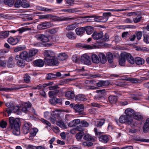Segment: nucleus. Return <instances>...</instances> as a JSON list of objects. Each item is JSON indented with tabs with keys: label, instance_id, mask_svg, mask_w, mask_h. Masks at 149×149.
I'll use <instances>...</instances> for the list:
<instances>
[{
	"label": "nucleus",
	"instance_id": "4",
	"mask_svg": "<svg viewBox=\"0 0 149 149\" xmlns=\"http://www.w3.org/2000/svg\"><path fill=\"white\" fill-rule=\"evenodd\" d=\"M119 120V122L121 123H126L129 125H131L132 122V118L129 117L126 115L121 116Z\"/></svg>",
	"mask_w": 149,
	"mask_h": 149
},
{
	"label": "nucleus",
	"instance_id": "36",
	"mask_svg": "<svg viewBox=\"0 0 149 149\" xmlns=\"http://www.w3.org/2000/svg\"><path fill=\"white\" fill-rule=\"evenodd\" d=\"M107 57L108 62L111 63L113 61V54L110 52H108L107 54Z\"/></svg>",
	"mask_w": 149,
	"mask_h": 149
},
{
	"label": "nucleus",
	"instance_id": "60",
	"mask_svg": "<svg viewBox=\"0 0 149 149\" xmlns=\"http://www.w3.org/2000/svg\"><path fill=\"white\" fill-rule=\"evenodd\" d=\"M142 17H137L134 18L133 19V21L135 23H137L139 22L142 19Z\"/></svg>",
	"mask_w": 149,
	"mask_h": 149
},
{
	"label": "nucleus",
	"instance_id": "21",
	"mask_svg": "<svg viewBox=\"0 0 149 149\" xmlns=\"http://www.w3.org/2000/svg\"><path fill=\"white\" fill-rule=\"evenodd\" d=\"M97 86L99 87L106 86L109 85V82L107 81H100L97 83Z\"/></svg>",
	"mask_w": 149,
	"mask_h": 149
},
{
	"label": "nucleus",
	"instance_id": "27",
	"mask_svg": "<svg viewBox=\"0 0 149 149\" xmlns=\"http://www.w3.org/2000/svg\"><path fill=\"white\" fill-rule=\"evenodd\" d=\"M136 63L138 65H140L143 64L145 62L144 60L140 57H136L135 59Z\"/></svg>",
	"mask_w": 149,
	"mask_h": 149
},
{
	"label": "nucleus",
	"instance_id": "51",
	"mask_svg": "<svg viewBox=\"0 0 149 149\" xmlns=\"http://www.w3.org/2000/svg\"><path fill=\"white\" fill-rule=\"evenodd\" d=\"M135 140L136 141H140L146 142H149V139H144L139 137H136Z\"/></svg>",
	"mask_w": 149,
	"mask_h": 149
},
{
	"label": "nucleus",
	"instance_id": "11",
	"mask_svg": "<svg viewBox=\"0 0 149 149\" xmlns=\"http://www.w3.org/2000/svg\"><path fill=\"white\" fill-rule=\"evenodd\" d=\"M32 125L31 124L27 122H25L23 127V132L24 134H27Z\"/></svg>",
	"mask_w": 149,
	"mask_h": 149
},
{
	"label": "nucleus",
	"instance_id": "54",
	"mask_svg": "<svg viewBox=\"0 0 149 149\" xmlns=\"http://www.w3.org/2000/svg\"><path fill=\"white\" fill-rule=\"evenodd\" d=\"M22 1L21 0H17L15 2L14 6L15 7L19 8L21 6Z\"/></svg>",
	"mask_w": 149,
	"mask_h": 149
},
{
	"label": "nucleus",
	"instance_id": "17",
	"mask_svg": "<svg viewBox=\"0 0 149 149\" xmlns=\"http://www.w3.org/2000/svg\"><path fill=\"white\" fill-rule=\"evenodd\" d=\"M125 54V52L121 53V54L120 57V58L119 61V65L121 66H123L125 65V60H126V57H123V55Z\"/></svg>",
	"mask_w": 149,
	"mask_h": 149
},
{
	"label": "nucleus",
	"instance_id": "29",
	"mask_svg": "<svg viewBox=\"0 0 149 149\" xmlns=\"http://www.w3.org/2000/svg\"><path fill=\"white\" fill-rule=\"evenodd\" d=\"M91 60L94 63L98 64L100 62V60L96 54H93L91 55Z\"/></svg>",
	"mask_w": 149,
	"mask_h": 149
},
{
	"label": "nucleus",
	"instance_id": "62",
	"mask_svg": "<svg viewBox=\"0 0 149 149\" xmlns=\"http://www.w3.org/2000/svg\"><path fill=\"white\" fill-rule=\"evenodd\" d=\"M7 63V61L5 60H2L0 59V66L1 67L5 66Z\"/></svg>",
	"mask_w": 149,
	"mask_h": 149
},
{
	"label": "nucleus",
	"instance_id": "50",
	"mask_svg": "<svg viewBox=\"0 0 149 149\" xmlns=\"http://www.w3.org/2000/svg\"><path fill=\"white\" fill-rule=\"evenodd\" d=\"M128 80L132 83H141V81L139 79L136 78H129Z\"/></svg>",
	"mask_w": 149,
	"mask_h": 149
},
{
	"label": "nucleus",
	"instance_id": "16",
	"mask_svg": "<svg viewBox=\"0 0 149 149\" xmlns=\"http://www.w3.org/2000/svg\"><path fill=\"white\" fill-rule=\"evenodd\" d=\"M66 37L71 40H74L76 38V35L73 32L70 31L66 33Z\"/></svg>",
	"mask_w": 149,
	"mask_h": 149
},
{
	"label": "nucleus",
	"instance_id": "42",
	"mask_svg": "<svg viewBox=\"0 0 149 149\" xmlns=\"http://www.w3.org/2000/svg\"><path fill=\"white\" fill-rule=\"evenodd\" d=\"M38 131V129L36 128L30 129V136L31 137L35 136Z\"/></svg>",
	"mask_w": 149,
	"mask_h": 149
},
{
	"label": "nucleus",
	"instance_id": "47",
	"mask_svg": "<svg viewBox=\"0 0 149 149\" xmlns=\"http://www.w3.org/2000/svg\"><path fill=\"white\" fill-rule=\"evenodd\" d=\"M4 3L9 6H13L14 3V0H4Z\"/></svg>",
	"mask_w": 149,
	"mask_h": 149
},
{
	"label": "nucleus",
	"instance_id": "31",
	"mask_svg": "<svg viewBox=\"0 0 149 149\" xmlns=\"http://www.w3.org/2000/svg\"><path fill=\"white\" fill-rule=\"evenodd\" d=\"M149 118L146 119L145 123L144 124L143 130V132H147L149 129Z\"/></svg>",
	"mask_w": 149,
	"mask_h": 149
},
{
	"label": "nucleus",
	"instance_id": "14",
	"mask_svg": "<svg viewBox=\"0 0 149 149\" xmlns=\"http://www.w3.org/2000/svg\"><path fill=\"white\" fill-rule=\"evenodd\" d=\"M84 106L83 104H77L74 107V109L75 111L78 113H81L84 109Z\"/></svg>",
	"mask_w": 149,
	"mask_h": 149
},
{
	"label": "nucleus",
	"instance_id": "25",
	"mask_svg": "<svg viewBox=\"0 0 149 149\" xmlns=\"http://www.w3.org/2000/svg\"><path fill=\"white\" fill-rule=\"evenodd\" d=\"M80 123V120L79 119H75L72 121H70L68 125V126L71 127L75 126L77 125Z\"/></svg>",
	"mask_w": 149,
	"mask_h": 149
},
{
	"label": "nucleus",
	"instance_id": "55",
	"mask_svg": "<svg viewBox=\"0 0 149 149\" xmlns=\"http://www.w3.org/2000/svg\"><path fill=\"white\" fill-rule=\"evenodd\" d=\"M80 125L82 127H86L88 126V124L86 121L82 120L80 122Z\"/></svg>",
	"mask_w": 149,
	"mask_h": 149
},
{
	"label": "nucleus",
	"instance_id": "57",
	"mask_svg": "<svg viewBox=\"0 0 149 149\" xmlns=\"http://www.w3.org/2000/svg\"><path fill=\"white\" fill-rule=\"evenodd\" d=\"M48 76L46 77L47 80L51 79L53 78H55V74L52 73H49L47 74Z\"/></svg>",
	"mask_w": 149,
	"mask_h": 149
},
{
	"label": "nucleus",
	"instance_id": "58",
	"mask_svg": "<svg viewBox=\"0 0 149 149\" xmlns=\"http://www.w3.org/2000/svg\"><path fill=\"white\" fill-rule=\"evenodd\" d=\"M144 41L146 43H149V36L146 34L143 35Z\"/></svg>",
	"mask_w": 149,
	"mask_h": 149
},
{
	"label": "nucleus",
	"instance_id": "6",
	"mask_svg": "<svg viewBox=\"0 0 149 149\" xmlns=\"http://www.w3.org/2000/svg\"><path fill=\"white\" fill-rule=\"evenodd\" d=\"M52 23L49 22H44L38 24L37 26L38 29L40 30H43L49 28L53 26Z\"/></svg>",
	"mask_w": 149,
	"mask_h": 149
},
{
	"label": "nucleus",
	"instance_id": "12",
	"mask_svg": "<svg viewBox=\"0 0 149 149\" xmlns=\"http://www.w3.org/2000/svg\"><path fill=\"white\" fill-rule=\"evenodd\" d=\"M76 102H84L87 100L85 96L82 94H79L75 96L74 99Z\"/></svg>",
	"mask_w": 149,
	"mask_h": 149
},
{
	"label": "nucleus",
	"instance_id": "44",
	"mask_svg": "<svg viewBox=\"0 0 149 149\" xmlns=\"http://www.w3.org/2000/svg\"><path fill=\"white\" fill-rule=\"evenodd\" d=\"M67 57V56L65 53H60L58 56L59 60L63 61Z\"/></svg>",
	"mask_w": 149,
	"mask_h": 149
},
{
	"label": "nucleus",
	"instance_id": "41",
	"mask_svg": "<svg viewBox=\"0 0 149 149\" xmlns=\"http://www.w3.org/2000/svg\"><path fill=\"white\" fill-rule=\"evenodd\" d=\"M56 125L63 129H66L67 127L64 123L62 120H60L56 122Z\"/></svg>",
	"mask_w": 149,
	"mask_h": 149
},
{
	"label": "nucleus",
	"instance_id": "34",
	"mask_svg": "<svg viewBox=\"0 0 149 149\" xmlns=\"http://www.w3.org/2000/svg\"><path fill=\"white\" fill-rule=\"evenodd\" d=\"M31 106V104L30 103H26L24 104V107L21 109L22 111L24 113H26L28 111L27 108L30 107Z\"/></svg>",
	"mask_w": 149,
	"mask_h": 149
},
{
	"label": "nucleus",
	"instance_id": "61",
	"mask_svg": "<svg viewBox=\"0 0 149 149\" xmlns=\"http://www.w3.org/2000/svg\"><path fill=\"white\" fill-rule=\"evenodd\" d=\"M58 30V28H54L51 29L49 30V32L51 34H54L56 33Z\"/></svg>",
	"mask_w": 149,
	"mask_h": 149
},
{
	"label": "nucleus",
	"instance_id": "19",
	"mask_svg": "<svg viewBox=\"0 0 149 149\" xmlns=\"http://www.w3.org/2000/svg\"><path fill=\"white\" fill-rule=\"evenodd\" d=\"M33 64L35 66L41 67L44 65V62L41 59H38L35 61L33 62Z\"/></svg>",
	"mask_w": 149,
	"mask_h": 149
},
{
	"label": "nucleus",
	"instance_id": "1",
	"mask_svg": "<svg viewBox=\"0 0 149 149\" xmlns=\"http://www.w3.org/2000/svg\"><path fill=\"white\" fill-rule=\"evenodd\" d=\"M9 128L13 129L12 133L13 134L18 136L20 134V120L19 118H15L13 117L9 118Z\"/></svg>",
	"mask_w": 149,
	"mask_h": 149
},
{
	"label": "nucleus",
	"instance_id": "8",
	"mask_svg": "<svg viewBox=\"0 0 149 149\" xmlns=\"http://www.w3.org/2000/svg\"><path fill=\"white\" fill-rule=\"evenodd\" d=\"M20 58L28 62L31 61L33 60L32 58L29 56V53L26 51L22 52L20 54Z\"/></svg>",
	"mask_w": 149,
	"mask_h": 149
},
{
	"label": "nucleus",
	"instance_id": "15",
	"mask_svg": "<svg viewBox=\"0 0 149 149\" xmlns=\"http://www.w3.org/2000/svg\"><path fill=\"white\" fill-rule=\"evenodd\" d=\"M65 95L69 100L74 99L75 97L74 92L72 91L66 92L65 93Z\"/></svg>",
	"mask_w": 149,
	"mask_h": 149
},
{
	"label": "nucleus",
	"instance_id": "48",
	"mask_svg": "<svg viewBox=\"0 0 149 149\" xmlns=\"http://www.w3.org/2000/svg\"><path fill=\"white\" fill-rule=\"evenodd\" d=\"M21 6L23 8H27L30 6V5L28 1L26 0H23L22 1Z\"/></svg>",
	"mask_w": 149,
	"mask_h": 149
},
{
	"label": "nucleus",
	"instance_id": "2",
	"mask_svg": "<svg viewBox=\"0 0 149 149\" xmlns=\"http://www.w3.org/2000/svg\"><path fill=\"white\" fill-rule=\"evenodd\" d=\"M93 38L97 40L98 43H101L107 41L109 40V36L107 33L103 35L102 32H94L92 35Z\"/></svg>",
	"mask_w": 149,
	"mask_h": 149
},
{
	"label": "nucleus",
	"instance_id": "30",
	"mask_svg": "<svg viewBox=\"0 0 149 149\" xmlns=\"http://www.w3.org/2000/svg\"><path fill=\"white\" fill-rule=\"evenodd\" d=\"M75 31L77 35H80L85 32V30L84 27L78 28L76 29Z\"/></svg>",
	"mask_w": 149,
	"mask_h": 149
},
{
	"label": "nucleus",
	"instance_id": "59",
	"mask_svg": "<svg viewBox=\"0 0 149 149\" xmlns=\"http://www.w3.org/2000/svg\"><path fill=\"white\" fill-rule=\"evenodd\" d=\"M9 34V31H6L4 32L2 31L1 32V34L4 38L7 37Z\"/></svg>",
	"mask_w": 149,
	"mask_h": 149
},
{
	"label": "nucleus",
	"instance_id": "20",
	"mask_svg": "<svg viewBox=\"0 0 149 149\" xmlns=\"http://www.w3.org/2000/svg\"><path fill=\"white\" fill-rule=\"evenodd\" d=\"M100 58V61L103 64L107 62V58L103 53H100L98 55Z\"/></svg>",
	"mask_w": 149,
	"mask_h": 149
},
{
	"label": "nucleus",
	"instance_id": "53",
	"mask_svg": "<svg viewBox=\"0 0 149 149\" xmlns=\"http://www.w3.org/2000/svg\"><path fill=\"white\" fill-rule=\"evenodd\" d=\"M68 13H73L81 11L80 10H78L77 8L68 9Z\"/></svg>",
	"mask_w": 149,
	"mask_h": 149
},
{
	"label": "nucleus",
	"instance_id": "32",
	"mask_svg": "<svg viewBox=\"0 0 149 149\" xmlns=\"http://www.w3.org/2000/svg\"><path fill=\"white\" fill-rule=\"evenodd\" d=\"M94 17V20L96 22H100L101 16H94L92 15L91 16H85L84 17V18H92Z\"/></svg>",
	"mask_w": 149,
	"mask_h": 149
},
{
	"label": "nucleus",
	"instance_id": "35",
	"mask_svg": "<svg viewBox=\"0 0 149 149\" xmlns=\"http://www.w3.org/2000/svg\"><path fill=\"white\" fill-rule=\"evenodd\" d=\"M60 111L57 110L53 111V113L52 114V115L53 117L57 119L60 118Z\"/></svg>",
	"mask_w": 149,
	"mask_h": 149
},
{
	"label": "nucleus",
	"instance_id": "56",
	"mask_svg": "<svg viewBox=\"0 0 149 149\" xmlns=\"http://www.w3.org/2000/svg\"><path fill=\"white\" fill-rule=\"evenodd\" d=\"M30 77L27 74H26L24 77V80L26 83H29L30 81Z\"/></svg>",
	"mask_w": 149,
	"mask_h": 149
},
{
	"label": "nucleus",
	"instance_id": "13",
	"mask_svg": "<svg viewBox=\"0 0 149 149\" xmlns=\"http://www.w3.org/2000/svg\"><path fill=\"white\" fill-rule=\"evenodd\" d=\"M45 58L56 57L55 53L51 50H45L44 53Z\"/></svg>",
	"mask_w": 149,
	"mask_h": 149
},
{
	"label": "nucleus",
	"instance_id": "24",
	"mask_svg": "<svg viewBox=\"0 0 149 149\" xmlns=\"http://www.w3.org/2000/svg\"><path fill=\"white\" fill-rule=\"evenodd\" d=\"M19 108L18 106L13 107L11 109H6V111L9 114L11 113L12 112L15 113L17 112L19 110Z\"/></svg>",
	"mask_w": 149,
	"mask_h": 149
},
{
	"label": "nucleus",
	"instance_id": "49",
	"mask_svg": "<svg viewBox=\"0 0 149 149\" xmlns=\"http://www.w3.org/2000/svg\"><path fill=\"white\" fill-rule=\"evenodd\" d=\"M54 17L55 16H52L51 14H48L40 15L39 16V18L40 19H47L49 17Z\"/></svg>",
	"mask_w": 149,
	"mask_h": 149
},
{
	"label": "nucleus",
	"instance_id": "45",
	"mask_svg": "<svg viewBox=\"0 0 149 149\" xmlns=\"http://www.w3.org/2000/svg\"><path fill=\"white\" fill-rule=\"evenodd\" d=\"M17 64L18 66L20 67L24 66L26 65V63L24 60L21 59L18 61Z\"/></svg>",
	"mask_w": 149,
	"mask_h": 149
},
{
	"label": "nucleus",
	"instance_id": "22",
	"mask_svg": "<svg viewBox=\"0 0 149 149\" xmlns=\"http://www.w3.org/2000/svg\"><path fill=\"white\" fill-rule=\"evenodd\" d=\"M7 41L10 44L12 45H15L18 43L19 40L17 38H14L12 37H11L9 38Z\"/></svg>",
	"mask_w": 149,
	"mask_h": 149
},
{
	"label": "nucleus",
	"instance_id": "38",
	"mask_svg": "<svg viewBox=\"0 0 149 149\" xmlns=\"http://www.w3.org/2000/svg\"><path fill=\"white\" fill-rule=\"evenodd\" d=\"M77 27V25L76 24H73L69 25L66 28V30L67 31L73 30Z\"/></svg>",
	"mask_w": 149,
	"mask_h": 149
},
{
	"label": "nucleus",
	"instance_id": "9",
	"mask_svg": "<svg viewBox=\"0 0 149 149\" xmlns=\"http://www.w3.org/2000/svg\"><path fill=\"white\" fill-rule=\"evenodd\" d=\"M96 92L99 94L95 96L94 99L96 100H100V102H104L103 100L104 99V97L101 94L105 93V90H100L97 91Z\"/></svg>",
	"mask_w": 149,
	"mask_h": 149
},
{
	"label": "nucleus",
	"instance_id": "7",
	"mask_svg": "<svg viewBox=\"0 0 149 149\" xmlns=\"http://www.w3.org/2000/svg\"><path fill=\"white\" fill-rule=\"evenodd\" d=\"M36 38L43 42L51 41V37L43 34H38L36 36Z\"/></svg>",
	"mask_w": 149,
	"mask_h": 149
},
{
	"label": "nucleus",
	"instance_id": "33",
	"mask_svg": "<svg viewBox=\"0 0 149 149\" xmlns=\"http://www.w3.org/2000/svg\"><path fill=\"white\" fill-rule=\"evenodd\" d=\"M15 64V63L14 59L12 57H10L8 63V67L9 68H11L14 66Z\"/></svg>",
	"mask_w": 149,
	"mask_h": 149
},
{
	"label": "nucleus",
	"instance_id": "5",
	"mask_svg": "<svg viewBox=\"0 0 149 149\" xmlns=\"http://www.w3.org/2000/svg\"><path fill=\"white\" fill-rule=\"evenodd\" d=\"M81 61L82 63L86 65H89L91 63L90 57L86 54H84L81 56Z\"/></svg>",
	"mask_w": 149,
	"mask_h": 149
},
{
	"label": "nucleus",
	"instance_id": "43",
	"mask_svg": "<svg viewBox=\"0 0 149 149\" xmlns=\"http://www.w3.org/2000/svg\"><path fill=\"white\" fill-rule=\"evenodd\" d=\"M38 51V50L37 49L30 50L29 53V56L31 58H32V57L36 54Z\"/></svg>",
	"mask_w": 149,
	"mask_h": 149
},
{
	"label": "nucleus",
	"instance_id": "26",
	"mask_svg": "<svg viewBox=\"0 0 149 149\" xmlns=\"http://www.w3.org/2000/svg\"><path fill=\"white\" fill-rule=\"evenodd\" d=\"M108 99L111 104H115L118 100L117 97L115 95H110L109 96Z\"/></svg>",
	"mask_w": 149,
	"mask_h": 149
},
{
	"label": "nucleus",
	"instance_id": "46",
	"mask_svg": "<svg viewBox=\"0 0 149 149\" xmlns=\"http://www.w3.org/2000/svg\"><path fill=\"white\" fill-rule=\"evenodd\" d=\"M104 119H102L97 121L96 123V126L97 127H100L102 126L104 123Z\"/></svg>",
	"mask_w": 149,
	"mask_h": 149
},
{
	"label": "nucleus",
	"instance_id": "64",
	"mask_svg": "<svg viewBox=\"0 0 149 149\" xmlns=\"http://www.w3.org/2000/svg\"><path fill=\"white\" fill-rule=\"evenodd\" d=\"M7 125V123L6 122L2 121L0 122V126L3 128L6 127Z\"/></svg>",
	"mask_w": 149,
	"mask_h": 149
},
{
	"label": "nucleus",
	"instance_id": "18",
	"mask_svg": "<svg viewBox=\"0 0 149 149\" xmlns=\"http://www.w3.org/2000/svg\"><path fill=\"white\" fill-rule=\"evenodd\" d=\"M99 140L102 143H106L109 141V139L108 136L103 135L99 137Z\"/></svg>",
	"mask_w": 149,
	"mask_h": 149
},
{
	"label": "nucleus",
	"instance_id": "39",
	"mask_svg": "<svg viewBox=\"0 0 149 149\" xmlns=\"http://www.w3.org/2000/svg\"><path fill=\"white\" fill-rule=\"evenodd\" d=\"M134 119L138 120H141L143 118L142 116L139 113H135L133 116Z\"/></svg>",
	"mask_w": 149,
	"mask_h": 149
},
{
	"label": "nucleus",
	"instance_id": "10",
	"mask_svg": "<svg viewBox=\"0 0 149 149\" xmlns=\"http://www.w3.org/2000/svg\"><path fill=\"white\" fill-rule=\"evenodd\" d=\"M123 57H126V59L127 60L128 62L131 64H134L135 61V60H134L133 57L131 56L129 53H127L125 52V54H123Z\"/></svg>",
	"mask_w": 149,
	"mask_h": 149
},
{
	"label": "nucleus",
	"instance_id": "52",
	"mask_svg": "<svg viewBox=\"0 0 149 149\" xmlns=\"http://www.w3.org/2000/svg\"><path fill=\"white\" fill-rule=\"evenodd\" d=\"M83 135V132H79L76 134L75 137L78 141H79L82 138Z\"/></svg>",
	"mask_w": 149,
	"mask_h": 149
},
{
	"label": "nucleus",
	"instance_id": "63",
	"mask_svg": "<svg viewBox=\"0 0 149 149\" xmlns=\"http://www.w3.org/2000/svg\"><path fill=\"white\" fill-rule=\"evenodd\" d=\"M50 103L54 105L56 104V97L51 98L49 100Z\"/></svg>",
	"mask_w": 149,
	"mask_h": 149
},
{
	"label": "nucleus",
	"instance_id": "23",
	"mask_svg": "<svg viewBox=\"0 0 149 149\" xmlns=\"http://www.w3.org/2000/svg\"><path fill=\"white\" fill-rule=\"evenodd\" d=\"M84 139L85 140L92 142H94L95 140V138L87 134H84Z\"/></svg>",
	"mask_w": 149,
	"mask_h": 149
},
{
	"label": "nucleus",
	"instance_id": "40",
	"mask_svg": "<svg viewBox=\"0 0 149 149\" xmlns=\"http://www.w3.org/2000/svg\"><path fill=\"white\" fill-rule=\"evenodd\" d=\"M59 92L58 90L56 89L54 91H51L49 92L48 94L50 97L56 95Z\"/></svg>",
	"mask_w": 149,
	"mask_h": 149
},
{
	"label": "nucleus",
	"instance_id": "28",
	"mask_svg": "<svg viewBox=\"0 0 149 149\" xmlns=\"http://www.w3.org/2000/svg\"><path fill=\"white\" fill-rule=\"evenodd\" d=\"M125 113L126 115L129 117L132 118V116L134 114V110L128 108L125 110Z\"/></svg>",
	"mask_w": 149,
	"mask_h": 149
},
{
	"label": "nucleus",
	"instance_id": "3",
	"mask_svg": "<svg viewBox=\"0 0 149 149\" xmlns=\"http://www.w3.org/2000/svg\"><path fill=\"white\" fill-rule=\"evenodd\" d=\"M44 62L48 65H56L58 64V62L56 57L44 58Z\"/></svg>",
	"mask_w": 149,
	"mask_h": 149
},
{
	"label": "nucleus",
	"instance_id": "37",
	"mask_svg": "<svg viewBox=\"0 0 149 149\" xmlns=\"http://www.w3.org/2000/svg\"><path fill=\"white\" fill-rule=\"evenodd\" d=\"M85 31L88 35L91 34L93 31V28L90 26H87L84 27Z\"/></svg>",
	"mask_w": 149,
	"mask_h": 149
}]
</instances>
